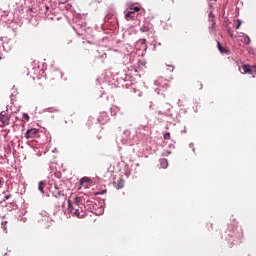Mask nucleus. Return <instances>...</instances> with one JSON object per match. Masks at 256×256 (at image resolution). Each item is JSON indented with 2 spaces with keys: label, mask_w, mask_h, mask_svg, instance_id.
Segmentation results:
<instances>
[{
  "label": "nucleus",
  "mask_w": 256,
  "mask_h": 256,
  "mask_svg": "<svg viewBox=\"0 0 256 256\" xmlns=\"http://www.w3.org/2000/svg\"><path fill=\"white\" fill-rule=\"evenodd\" d=\"M93 205V202L87 201V205L83 203V198L76 197L71 204V200H68V211L74 217H78V219H83L87 215V212L85 211H91V206Z\"/></svg>",
  "instance_id": "nucleus-1"
},
{
  "label": "nucleus",
  "mask_w": 256,
  "mask_h": 256,
  "mask_svg": "<svg viewBox=\"0 0 256 256\" xmlns=\"http://www.w3.org/2000/svg\"><path fill=\"white\" fill-rule=\"evenodd\" d=\"M139 11H141V8H139V6L130 8V10L125 14L126 21H135V13Z\"/></svg>",
  "instance_id": "nucleus-2"
},
{
  "label": "nucleus",
  "mask_w": 256,
  "mask_h": 256,
  "mask_svg": "<svg viewBox=\"0 0 256 256\" xmlns=\"http://www.w3.org/2000/svg\"><path fill=\"white\" fill-rule=\"evenodd\" d=\"M25 137L30 140V139H38L39 137V129L37 128H31L26 131Z\"/></svg>",
  "instance_id": "nucleus-3"
},
{
  "label": "nucleus",
  "mask_w": 256,
  "mask_h": 256,
  "mask_svg": "<svg viewBox=\"0 0 256 256\" xmlns=\"http://www.w3.org/2000/svg\"><path fill=\"white\" fill-rule=\"evenodd\" d=\"M10 117L7 115V112L3 111L0 113V122L2 125H9Z\"/></svg>",
  "instance_id": "nucleus-4"
},
{
  "label": "nucleus",
  "mask_w": 256,
  "mask_h": 256,
  "mask_svg": "<svg viewBox=\"0 0 256 256\" xmlns=\"http://www.w3.org/2000/svg\"><path fill=\"white\" fill-rule=\"evenodd\" d=\"M53 195H54V197H56V199H63V201H65V199H67L65 194H63V192L61 190H59V187H57V186H55V190L53 191Z\"/></svg>",
  "instance_id": "nucleus-5"
},
{
  "label": "nucleus",
  "mask_w": 256,
  "mask_h": 256,
  "mask_svg": "<svg viewBox=\"0 0 256 256\" xmlns=\"http://www.w3.org/2000/svg\"><path fill=\"white\" fill-rule=\"evenodd\" d=\"M239 71L242 73V75H245V73H249L250 75L253 73V68L249 65H242L239 68Z\"/></svg>",
  "instance_id": "nucleus-6"
},
{
  "label": "nucleus",
  "mask_w": 256,
  "mask_h": 256,
  "mask_svg": "<svg viewBox=\"0 0 256 256\" xmlns=\"http://www.w3.org/2000/svg\"><path fill=\"white\" fill-rule=\"evenodd\" d=\"M89 183H91V179H89V177H83L80 180V189L81 187H84V189H87V187H89Z\"/></svg>",
  "instance_id": "nucleus-7"
},
{
  "label": "nucleus",
  "mask_w": 256,
  "mask_h": 256,
  "mask_svg": "<svg viewBox=\"0 0 256 256\" xmlns=\"http://www.w3.org/2000/svg\"><path fill=\"white\" fill-rule=\"evenodd\" d=\"M114 185L116 189H123V187H125V181L119 178L116 182H114Z\"/></svg>",
  "instance_id": "nucleus-8"
},
{
  "label": "nucleus",
  "mask_w": 256,
  "mask_h": 256,
  "mask_svg": "<svg viewBox=\"0 0 256 256\" xmlns=\"http://www.w3.org/2000/svg\"><path fill=\"white\" fill-rule=\"evenodd\" d=\"M217 47H218L220 53H225L226 55H229V53H230L229 49L223 47L221 45V42H219V41L217 42Z\"/></svg>",
  "instance_id": "nucleus-9"
},
{
  "label": "nucleus",
  "mask_w": 256,
  "mask_h": 256,
  "mask_svg": "<svg viewBox=\"0 0 256 256\" xmlns=\"http://www.w3.org/2000/svg\"><path fill=\"white\" fill-rule=\"evenodd\" d=\"M160 167H161L162 169H167V167H169V161H167L166 158H162V159L160 160Z\"/></svg>",
  "instance_id": "nucleus-10"
},
{
  "label": "nucleus",
  "mask_w": 256,
  "mask_h": 256,
  "mask_svg": "<svg viewBox=\"0 0 256 256\" xmlns=\"http://www.w3.org/2000/svg\"><path fill=\"white\" fill-rule=\"evenodd\" d=\"M140 31L142 33H149L151 31V26L149 24H144L141 28Z\"/></svg>",
  "instance_id": "nucleus-11"
},
{
  "label": "nucleus",
  "mask_w": 256,
  "mask_h": 256,
  "mask_svg": "<svg viewBox=\"0 0 256 256\" xmlns=\"http://www.w3.org/2000/svg\"><path fill=\"white\" fill-rule=\"evenodd\" d=\"M44 189H45V182L40 181L38 184V190L41 191V193H45Z\"/></svg>",
  "instance_id": "nucleus-12"
},
{
  "label": "nucleus",
  "mask_w": 256,
  "mask_h": 256,
  "mask_svg": "<svg viewBox=\"0 0 256 256\" xmlns=\"http://www.w3.org/2000/svg\"><path fill=\"white\" fill-rule=\"evenodd\" d=\"M174 70H175L174 65H166V71H168V73H173Z\"/></svg>",
  "instance_id": "nucleus-13"
},
{
  "label": "nucleus",
  "mask_w": 256,
  "mask_h": 256,
  "mask_svg": "<svg viewBox=\"0 0 256 256\" xmlns=\"http://www.w3.org/2000/svg\"><path fill=\"white\" fill-rule=\"evenodd\" d=\"M209 21L212 23V25H215V16H213V13L209 14Z\"/></svg>",
  "instance_id": "nucleus-14"
},
{
  "label": "nucleus",
  "mask_w": 256,
  "mask_h": 256,
  "mask_svg": "<svg viewBox=\"0 0 256 256\" xmlns=\"http://www.w3.org/2000/svg\"><path fill=\"white\" fill-rule=\"evenodd\" d=\"M244 43L245 45H249V43H251V38H249V36H245Z\"/></svg>",
  "instance_id": "nucleus-15"
},
{
  "label": "nucleus",
  "mask_w": 256,
  "mask_h": 256,
  "mask_svg": "<svg viewBox=\"0 0 256 256\" xmlns=\"http://www.w3.org/2000/svg\"><path fill=\"white\" fill-rule=\"evenodd\" d=\"M164 139H165V140L171 139V133H169V132H168V133H165V134H164Z\"/></svg>",
  "instance_id": "nucleus-16"
},
{
  "label": "nucleus",
  "mask_w": 256,
  "mask_h": 256,
  "mask_svg": "<svg viewBox=\"0 0 256 256\" xmlns=\"http://www.w3.org/2000/svg\"><path fill=\"white\" fill-rule=\"evenodd\" d=\"M23 119L26 121H29V114L27 113L23 114Z\"/></svg>",
  "instance_id": "nucleus-17"
},
{
  "label": "nucleus",
  "mask_w": 256,
  "mask_h": 256,
  "mask_svg": "<svg viewBox=\"0 0 256 256\" xmlns=\"http://www.w3.org/2000/svg\"><path fill=\"white\" fill-rule=\"evenodd\" d=\"M239 27H241V20H237V25H236L235 29H239Z\"/></svg>",
  "instance_id": "nucleus-18"
},
{
  "label": "nucleus",
  "mask_w": 256,
  "mask_h": 256,
  "mask_svg": "<svg viewBox=\"0 0 256 256\" xmlns=\"http://www.w3.org/2000/svg\"><path fill=\"white\" fill-rule=\"evenodd\" d=\"M164 3H175V0H162Z\"/></svg>",
  "instance_id": "nucleus-19"
},
{
  "label": "nucleus",
  "mask_w": 256,
  "mask_h": 256,
  "mask_svg": "<svg viewBox=\"0 0 256 256\" xmlns=\"http://www.w3.org/2000/svg\"><path fill=\"white\" fill-rule=\"evenodd\" d=\"M7 199H11V194L5 195L4 200L7 201Z\"/></svg>",
  "instance_id": "nucleus-20"
},
{
  "label": "nucleus",
  "mask_w": 256,
  "mask_h": 256,
  "mask_svg": "<svg viewBox=\"0 0 256 256\" xmlns=\"http://www.w3.org/2000/svg\"><path fill=\"white\" fill-rule=\"evenodd\" d=\"M228 35L233 39V32H231V30H228Z\"/></svg>",
  "instance_id": "nucleus-21"
},
{
  "label": "nucleus",
  "mask_w": 256,
  "mask_h": 256,
  "mask_svg": "<svg viewBox=\"0 0 256 256\" xmlns=\"http://www.w3.org/2000/svg\"><path fill=\"white\" fill-rule=\"evenodd\" d=\"M197 85H198L199 89H203V84L198 82Z\"/></svg>",
  "instance_id": "nucleus-22"
},
{
  "label": "nucleus",
  "mask_w": 256,
  "mask_h": 256,
  "mask_svg": "<svg viewBox=\"0 0 256 256\" xmlns=\"http://www.w3.org/2000/svg\"><path fill=\"white\" fill-rule=\"evenodd\" d=\"M82 43H83V45H85L86 43H87L88 45L91 44V42H89V41H87V42H82Z\"/></svg>",
  "instance_id": "nucleus-23"
},
{
  "label": "nucleus",
  "mask_w": 256,
  "mask_h": 256,
  "mask_svg": "<svg viewBox=\"0 0 256 256\" xmlns=\"http://www.w3.org/2000/svg\"><path fill=\"white\" fill-rule=\"evenodd\" d=\"M3 183V178H0V185Z\"/></svg>",
  "instance_id": "nucleus-24"
},
{
  "label": "nucleus",
  "mask_w": 256,
  "mask_h": 256,
  "mask_svg": "<svg viewBox=\"0 0 256 256\" xmlns=\"http://www.w3.org/2000/svg\"><path fill=\"white\" fill-rule=\"evenodd\" d=\"M146 42H147V40H146V39H143V40H142V43H146Z\"/></svg>",
  "instance_id": "nucleus-25"
},
{
  "label": "nucleus",
  "mask_w": 256,
  "mask_h": 256,
  "mask_svg": "<svg viewBox=\"0 0 256 256\" xmlns=\"http://www.w3.org/2000/svg\"><path fill=\"white\" fill-rule=\"evenodd\" d=\"M252 69H254L256 71V66H252Z\"/></svg>",
  "instance_id": "nucleus-26"
},
{
  "label": "nucleus",
  "mask_w": 256,
  "mask_h": 256,
  "mask_svg": "<svg viewBox=\"0 0 256 256\" xmlns=\"http://www.w3.org/2000/svg\"><path fill=\"white\" fill-rule=\"evenodd\" d=\"M84 49H85L86 51H89V48L84 47Z\"/></svg>",
  "instance_id": "nucleus-27"
}]
</instances>
